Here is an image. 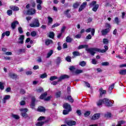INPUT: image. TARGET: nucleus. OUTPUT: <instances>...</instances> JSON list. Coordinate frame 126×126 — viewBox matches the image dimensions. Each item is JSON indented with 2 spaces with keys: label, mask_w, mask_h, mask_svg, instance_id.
Wrapping results in <instances>:
<instances>
[{
  "label": "nucleus",
  "mask_w": 126,
  "mask_h": 126,
  "mask_svg": "<svg viewBox=\"0 0 126 126\" xmlns=\"http://www.w3.org/2000/svg\"><path fill=\"white\" fill-rule=\"evenodd\" d=\"M30 26L34 28L40 27L39 20L36 19H34L33 22L30 24Z\"/></svg>",
  "instance_id": "nucleus-3"
},
{
  "label": "nucleus",
  "mask_w": 126,
  "mask_h": 126,
  "mask_svg": "<svg viewBox=\"0 0 126 126\" xmlns=\"http://www.w3.org/2000/svg\"><path fill=\"white\" fill-rule=\"evenodd\" d=\"M81 2H75L73 4V7L74 8H77L78 7V6H79V5H80L81 4Z\"/></svg>",
  "instance_id": "nucleus-22"
},
{
  "label": "nucleus",
  "mask_w": 126,
  "mask_h": 126,
  "mask_svg": "<svg viewBox=\"0 0 126 126\" xmlns=\"http://www.w3.org/2000/svg\"><path fill=\"white\" fill-rule=\"evenodd\" d=\"M20 94H25V93H26V92L23 89H22L20 90Z\"/></svg>",
  "instance_id": "nucleus-63"
},
{
  "label": "nucleus",
  "mask_w": 126,
  "mask_h": 126,
  "mask_svg": "<svg viewBox=\"0 0 126 126\" xmlns=\"http://www.w3.org/2000/svg\"><path fill=\"white\" fill-rule=\"evenodd\" d=\"M19 111L21 112V116L23 117V118H24V119H27V118H28V114L26 113L27 112H28V109L27 108H22L19 109Z\"/></svg>",
  "instance_id": "nucleus-2"
},
{
  "label": "nucleus",
  "mask_w": 126,
  "mask_h": 126,
  "mask_svg": "<svg viewBox=\"0 0 126 126\" xmlns=\"http://www.w3.org/2000/svg\"><path fill=\"white\" fill-rule=\"evenodd\" d=\"M69 112H71V110L70 109H66V110H64L63 111V115H67L69 113Z\"/></svg>",
  "instance_id": "nucleus-33"
},
{
  "label": "nucleus",
  "mask_w": 126,
  "mask_h": 126,
  "mask_svg": "<svg viewBox=\"0 0 126 126\" xmlns=\"http://www.w3.org/2000/svg\"><path fill=\"white\" fill-rule=\"evenodd\" d=\"M100 118V114L96 113L94 114V115L92 117V120H98Z\"/></svg>",
  "instance_id": "nucleus-17"
},
{
  "label": "nucleus",
  "mask_w": 126,
  "mask_h": 126,
  "mask_svg": "<svg viewBox=\"0 0 126 126\" xmlns=\"http://www.w3.org/2000/svg\"><path fill=\"white\" fill-rule=\"evenodd\" d=\"M87 49L88 48V45H81L78 47V50H81V49Z\"/></svg>",
  "instance_id": "nucleus-18"
},
{
  "label": "nucleus",
  "mask_w": 126,
  "mask_h": 126,
  "mask_svg": "<svg viewBox=\"0 0 126 126\" xmlns=\"http://www.w3.org/2000/svg\"><path fill=\"white\" fill-rule=\"evenodd\" d=\"M60 24L59 23H56L54 24L52 26V28H55V27H58L60 26Z\"/></svg>",
  "instance_id": "nucleus-56"
},
{
  "label": "nucleus",
  "mask_w": 126,
  "mask_h": 126,
  "mask_svg": "<svg viewBox=\"0 0 126 126\" xmlns=\"http://www.w3.org/2000/svg\"><path fill=\"white\" fill-rule=\"evenodd\" d=\"M48 22L47 23V25H51L53 23V18L51 17H48Z\"/></svg>",
  "instance_id": "nucleus-25"
},
{
  "label": "nucleus",
  "mask_w": 126,
  "mask_h": 126,
  "mask_svg": "<svg viewBox=\"0 0 126 126\" xmlns=\"http://www.w3.org/2000/svg\"><path fill=\"white\" fill-rule=\"evenodd\" d=\"M44 124H45V122H42V121H40V122H37L35 125L36 126H43Z\"/></svg>",
  "instance_id": "nucleus-34"
},
{
  "label": "nucleus",
  "mask_w": 126,
  "mask_h": 126,
  "mask_svg": "<svg viewBox=\"0 0 126 126\" xmlns=\"http://www.w3.org/2000/svg\"><path fill=\"white\" fill-rule=\"evenodd\" d=\"M105 118H107V119H110V118H112V114L110 112H107L105 114Z\"/></svg>",
  "instance_id": "nucleus-26"
},
{
  "label": "nucleus",
  "mask_w": 126,
  "mask_h": 126,
  "mask_svg": "<svg viewBox=\"0 0 126 126\" xmlns=\"http://www.w3.org/2000/svg\"><path fill=\"white\" fill-rule=\"evenodd\" d=\"M109 32H110V29L109 28H107L101 31V33L103 35H106L108 33H109Z\"/></svg>",
  "instance_id": "nucleus-14"
},
{
  "label": "nucleus",
  "mask_w": 126,
  "mask_h": 126,
  "mask_svg": "<svg viewBox=\"0 0 126 126\" xmlns=\"http://www.w3.org/2000/svg\"><path fill=\"white\" fill-rule=\"evenodd\" d=\"M44 91V89H43V88H39L38 89L36 90V92L38 93H40L41 92H43Z\"/></svg>",
  "instance_id": "nucleus-52"
},
{
  "label": "nucleus",
  "mask_w": 126,
  "mask_h": 126,
  "mask_svg": "<svg viewBox=\"0 0 126 126\" xmlns=\"http://www.w3.org/2000/svg\"><path fill=\"white\" fill-rule=\"evenodd\" d=\"M46 96H47V93H44L40 95L39 98L40 99H44V98H46Z\"/></svg>",
  "instance_id": "nucleus-47"
},
{
  "label": "nucleus",
  "mask_w": 126,
  "mask_h": 126,
  "mask_svg": "<svg viewBox=\"0 0 126 126\" xmlns=\"http://www.w3.org/2000/svg\"><path fill=\"white\" fill-rule=\"evenodd\" d=\"M31 35L32 37H35V36H36V35H37V32H35V31H33V32H31Z\"/></svg>",
  "instance_id": "nucleus-53"
},
{
  "label": "nucleus",
  "mask_w": 126,
  "mask_h": 126,
  "mask_svg": "<svg viewBox=\"0 0 126 126\" xmlns=\"http://www.w3.org/2000/svg\"><path fill=\"white\" fill-rule=\"evenodd\" d=\"M65 60L66 62H68V63H70L71 62V57H70V56H68L66 57Z\"/></svg>",
  "instance_id": "nucleus-49"
},
{
  "label": "nucleus",
  "mask_w": 126,
  "mask_h": 126,
  "mask_svg": "<svg viewBox=\"0 0 126 126\" xmlns=\"http://www.w3.org/2000/svg\"><path fill=\"white\" fill-rule=\"evenodd\" d=\"M83 72V70L81 69H77L75 71V73H76V74H79V73H82Z\"/></svg>",
  "instance_id": "nucleus-42"
},
{
  "label": "nucleus",
  "mask_w": 126,
  "mask_h": 126,
  "mask_svg": "<svg viewBox=\"0 0 126 126\" xmlns=\"http://www.w3.org/2000/svg\"><path fill=\"white\" fill-rule=\"evenodd\" d=\"M10 8L12 9V10H14V11L19 10V8L15 6H10Z\"/></svg>",
  "instance_id": "nucleus-24"
},
{
  "label": "nucleus",
  "mask_w": 126,
  "mask_h": 126,
  "mask_svg": "<svg viewBox=\"0 0 126 126\" xmlns=\"http://www.w3.org/2000/svg\"><path fill=\"white\" fill-rule=\"evenodd\" d=\"M36 62L37 63H42V58L40 57H38Z\"/></svg>",
  "instance_id": "nucleus-64"
},
{
  "label": "nucleus",
  "mask_w": 126,
  "mask_h": 126,
  "mask_svg": "<svg viewBox=\"0 0 126 126\" xmlns=\"http://www.w3.org/2000/svg\"><path fill=\"white\" fill-rule=\"evenodd\" d=\"M69 76L67 75H63L61 76L59 79H58V82H60V81H62V80L63 79H66V78H69Z\"/></svg>",
  "instance_id": "nucleus-13"
},
{
  "label": "nucleus",
  "mask_w": 126,
  "mask_h": 126,
  "mask_svg": "<svg viewBox=\"0 0 126 126\" xmlns=\"http://www.w3.org/2000/svg\"><path fill=\"white\" fill-rule=\"evenodd\" d=\"M69 69H70V71H72V72H73V71L75 70V68L74 67V66H70Z\"/></svg>",
  "instance_id": "nucleus-59"
},
{
  "label": "nucleus",
  "mask_w": 126,
  "mask_h": 126,
  "mask_svg": "<svg viewBox=\"0 0 126 126\" xmlns=\"http://www.w3.org/2000/svg\"><path fill=\"white\" fill-rule=\"evenodd\" d=\"M115 23L117 24V25H119L120 24V20H119V18L118 17H116L114 19Z\"/></svg>",
  "instance_id": "nucleus-38"
},
{
  "label": "nucleus",
  "mask_w": 126,
  "mask_h": 126,
  "mask_svg": "<svg viewBox=\"0 0 126 126\" xmlns=\"http://www.w3.org/2000/svg\"><path fill=\"white\" fill-rule=\"evenodd\" d=\"M86 5H87V2H84L80 6L79 8V12H80L81 11H82V10H83V9H84V8H85Z\"/></svg>",
  "instance_id": "nucleus-5"
},
{
  "label": "nucleus",
  "mask_w": 126,
  "mask_h": 126,
  "mask_svg": "<svg viewBox=\"0 0 126 126\" xmlns=\"http://www.w3.org/2000/svg\"><path fill=\"white\" fill-rule=\"evenodd\" d=\"M73 40V39L71 38L69 36H67L66 38V42L67 43H71V42H72Z\"/></svg>",
  "instance_id": "nucleus-23"
},
{
  "label": "nucleus",
  "mask_w": 126,
  "mask_h": 126,
  "mask_svg": "<svg viewBox=\"0 0 126 126\" xmlns=\"http://www.w3.org/2000/svg\"><path fill=\"white\" fill-rule=\"evenodd\" d=\"M53 50H50L48 53L46 58H49L52 55H53Z\"/></svg>",
  "instance_id": "nucleus-41"
},
{
  "label": "nucleus",
  "mask_w": 126,
  "mask_h": 126,
  "mask_svg": "<svg viewBox=\"0 0 126 126\" xmlns=\"http://www.w3.org/2000/svg\"><path fill=\"white\" fill-rule=\"evenodd\" d=\"M96 2L95 1H94L93 2H92L90 4V7H94L95 6V5H96Z\"/></svg>",
  "instance_id": "nucleus-37"
},
{
  "label": "nucleus",
  "mask_w": 126,
  "mask_h": 126,
  "mask_svg": "<svg viewBox=\"0 0 126 126\" xmlns=\"http://www.w3.org/2000/svg\"><path fill=\"white\" fill-rule=\"evenodd\" d=\"M0 90H3L4 89V85L3 83L0 82Z\"/></svg>",
  "instance_id": "nucleus-45"
},
{
  "label": "nucleus",
  "mask_w": 126,
  "mask_h": 126,
  "mask_svg": "<svg viewBox=\"0 0 126 126\" xmlns=\"http://www.w3.org/2000/svg\"><path fill=\"white\" fill-rule=\"evenodd\" d=\"M63 107L64 109H65V110H71V107H70V105L68 104V103H64L63 105Z\"/></svg>",
  "instance_id": "nucleus-16"
},
{
  "label": "nucleus",
  "mask_w": 126,
  "mask_h": 126,
  "mask_svg": "<svg viewBox=\"0 0 126 126\" xmlns=\"http://www.w3.org/2000/svg\"><path fill=\"white\" fill-rule=\"evenodd\" d=\"M90 114H91V112H90V111H86L84 116L85 118H87V117L90 116Z\"/></svg>",
  "instance_id": "nucleus-28"
},
{
  "label": "nucleus",
  "mask_w": 126,
  "mask_h": 126,
  "mask_svg": "<svg viewBox=\"0 0 126 126\" xmlns=\"http://www.w3.org/2000/svg\"><path fill=\"white\" fill-rule=\"evenodd\" d=\"M66 124L67 126H75L76 125V122L72 120H68L66 122Z\"/></svg>",
  "instance_id": "nucleus-10"
},
{
  "label": "nucleus",
  "mask_w": 126,
  "mask_h": 126,
  "mask_svg": "<svg viewBox=\"0 0 126 126\" xmlns=\"http://www.w3.org/2000/svg\"><path fill=\"white\" fill-rule=\"evenodd\" d=\"M24 35H21L19 38V41H18V44H24Z\"/></svg>",
  "instance_id": "nucleus-11"
},
{
  "label": "nucleus",
  "mask_w": 126,
  "mask_h": 126,
  "mask_svg": "<svg viewBox=\"0 0 126 126\" xmlns=\"http://www.w3.org/2000/svg\"><path fill=\"white\" fill-rule=\"evenodd\" d=\"M7 14L9 16L12 15V10H8L7 11Z\"/></svg>",
  "instance_id": "nucleus-58"
},
{
  "label": "nucleus",
  "mask_w": 126,
  "mask_h": 126,
  "mask_svg": "<svg viewBox=\"0 0 126 126\" xmlns=\"http://www.w3.org/2000/svg\"><path fill=\"white\" fill-rule=\"evenodd\" d=\"M72 54L74 57H78L80 56V54H79L78 51H74L72 53Z\"/></svg>",
  "instance_id": "nucleus-36"
},
{
  "label": "nucleus",
  "mask_w": 126,
  "mask_h": 126,
  "mask_svg": "<svg viewBox=\"0 0 126 126\" xmlns=\"http://www.w3.org/2000/svg\"><path fill=\"white\" fill-rule=\"evenodd\" d=\"M102 65H103V66H107L108 65H110V63H109V62H103L101 63Z\"/></svg>",
  "instance_id": "nucleus-51"
},
{
  "label": "nucleus",
  "mask_w": 126,
  "mask_h": 126,
  "mask_svg": "<svg viewBox=\"0 0 126 126\" xmlns=\"http://www.w3.org/2000/svg\"><path fill=\"white\" fill-rule=\"evenodd\" d=\"M46 118L44 116H41L38 119L37 121H44Z\"/></svg>",
  "instance_id": "nucleus-61"
},
{
  "label": "nucleus",
  "mask_w": 126,
  "mask_h": 126,
  "mask_svg": "<svg viewBox=\"0 0 126 126\" xmlns=\"http://www.w3.org/2000/svg\"><path fill=\"white\" fill-rule=\"evenodd\" d=\"M38 112H45L46 109L44 107H39L37 109Z\"/></svg>",
  "instance_id": "nucleus-31"
},
{
  "label": "nucleus",
  "mask_w": 126,
  "mask_h": 126,
  "mask_svg": "<svg viewBox=\"0 0 126 126\" xmlns=\"http://www.w3.org/2000/svg\"><path fill=\"white\" fill-rule=\"evenodd\" d=\"M9 76L11 78L14 79V78H16L17 77V75L15 74L14 73H9Z\"/></svg>",
  "instance_id": "nucleus-21"
},
{
  "label": "nucleus",
  "mask_w": 126,
  "mask_h": 126,
  "mask_svg": "<svg viewBox=\"0 0 126 126\" xmlns=\"http://www.w3.org/2000/svg\"><path fill=\"white\" fill-rule=\"evenodd\" d=\"M86 32L87 33H90L91 32L92 36H94V34H95V29H91L88 28L86 30Z\"/></svg>",
  "instance_id": "nucleus-9"
},
{
  "label": "nucleus",
  "mask_w": 126,
  "mask_h": 126,
  "mask_svg": "<svg viewBox=\"0 0 126 126\" xmlns=\"http://www.w3.org/2000/svg\"><path fill=\"white\" fill-rule=\"evenodd\" d=\"M56 79H58V77L56 76H52L50 78V81H54V80H56Z\"/></svg>",
  "instance_id": "nucleus-39"
},
{
  "label": "nucleus",
  "mask_w": 126,
  "mask_h": 126,
  "mask_svg": "<svg viewBox=\"0 0 126 126\" xmlns=\"http://www.w3.org/2000/svg\"><path fill=\"white\" fill-rule=\"evenodd\" d=\"M79 64L81 66H85L86 65V62L85 61H81L79 62Z\"/></svg>",
  "instance_id": "nucleus-30"
},
{
  "label": "nucleus",
  "mask_w": 126,
  "mask_h": 126,
  "mask_svg": "<svg viewBox=\"0 0 126 126\" xmlns=\"http://www.w3.org/2000/svg\"><path fill=\"white\" fill-rule=\"evenodd\" d=\"M103 44L107 45V44H109V40H108V39L104 38L103 39Z\"/></svg>",
  "instance_id": "nucleus-48"
},
{
  "label": "nucleus",
  "mask_w": 126,
  "mask_h": 126,
  "mask_svg": "<svg viewBox=\"0 0 126 126\" xmlns=\"http://www.w3.org/2000/svg\"><path fill=\"white\" fill-rule=\"evenodd\" d=\"M49 38H51L52 39H53L54 37H55V33L54 32H50L49 35Z\"/></svg>",
  "instance_id": "nucleus-44"
},
{
  "label": "nucleus",
  "mask_w": 126,
  "mask_h": 126,
  "mask_svg": "<svg viewBox=\"0 0 126 126\" xmlns=\"http://www.w3.org/2000/svg\"><path fill=\"white\" fill-rule=\"evenodd\" d=\"M65 29H66V27L65 26L62 27L61 30V32L62 33H64V31H65Z\"/></svg>",
  "instance_id": "nucleus-50"
},
{
  "label": "nucleus",
  "mask_w": 126,
  "mask_h": 126,
  "mask_svg": "<svg viewBox=\"0 0 126 126\" xmlns=\"http://www.w3.org/2000/svg\"><path fill=\"white\" fill-rule=\"evenodd\" d=\"M19 24V23L17 21H15L11 23V27L13 30H14L16 28V25Z\"/></svg>",
  "instance_id": "nucleus-8"
},
{
  "label": "nucleus",
  "mask_w": 126,
  "mask_h": 126,
  "mask_svg": "<svg viewBox=\"0 0 126 126\" xmlns=\"http://www.w3.org/2000/svg\"><path fill=\"white\" fill-rule=\"evenodd\" d=\"M51 44H53V40L52 39H46L45 41L46 46H49V45H51Z\"/></svg>",
  "instance_id": "nucleus-20"
},
{
  "label": "nucleus",
  "mask_w": 126,
  "mask_h": 126,
  "mask_svg": "<svg viewBox=\"0 0 126 126\" xmlns=\"http://www.w3.org/2000/svg\"><path fill=\"white\" fill-rule=\"evenodd\" d=\"M105 49H102V51H104L103 53H106L108 50H109V47L107 46H104Z\"/></svg>",
  "instance_id": "nucleus-55"
},
{
  "label": "nucleus",
  "mask_w": 126,
  "mask_h": 126,
  "mask_svg": "<svg viewBox=\"0 0 126 126\" xmlns=\"http://www.w3.org/2000/svg\"><path fill=\"white\" fill-rule=\"evenodd\" d=\"M61 91H58L57 92H56L55 96L56 98H60V97H61Z\"/></svg>",
  "instance_id": "nucleus-43"
},
{
  "label": "nucleus",
  "mask_w": 126,
  "mask_h": 126,
  "mask_svg": "<svg viewBox=\"0 0 126 126\" xmlns=\"http://www.w3.org/2000/svg\"><path fill=\"white\" fill-rule=\"evenodd\" d=\"M114 87H115V84H112L111 85L109 86V87L108 88V90L110 91V93L112 92L111 91H112V90L114 89Z\"/></svg>",
  "instance_id": "nucleus-29"
},
{
  "label": "nucleus",
  "mask_w": 126,
  "mask_h": 126,
  "mask_svg": "<svg viewBox=\"0 0 126 126\" xmlns=\"http://www.w3.org/2000/svg\"><path fill=\"white\" fill-rule=\"evenodd\" d=\"M99 8V4H96L95 5L94 7L92 9V10L93 11H94V12H96L97 11V10Z\"/></svg>",
  "instance_id": "nucleus-32"
},
{
  "label": "nucleus",
  "mask_w": 126,
  "mask_h": 126,
  "mask_svg": "<svg viewBox=\"0 0 126 126\" xmlns=\"http://www.w3.org/2000/svg\"><path fill=\"white\" fill-rule=\"evenodd\" d=\"M67 100L69 101V102H71V103H73V99H72V97H71V96L69 95L67 97Z\"/></svg>",
  "instance_id": "nucleus-46"
},
{
  "label": "nucleus",
  "mask_w": 126,
  "mask_h": 126,
  "mask_svg": "<svg viewBox=\"0 0 126 126\" xmlns=\"http://www.w3.org/2000/svg\"><path fill=\"white\" fill-rule=\"evenodd\" d=\"M86 51H87V52L92 56H94L95 54H96V52H95L94 50V48H86Z\"/></svg>",
  "instance_id": "nucleus-4"
},
{
  "label": "nucleus",
  "mask_w": 126,
  "mask_h": 126,
  "mask_svg": "<svg viewBox=\"0 0 126 126\" xmlns=\"http://www.w3.org/2000/svg\"><path fill=\"white\" fill-rule=\"evenodd\" d=\"M48 76V75H47L46 73H44L43 74H40V78H46Z\"/></svg>",
  "instance_id": "nucleus-35"
},
{
  "label": "nucleus",
  "mask_w": 126,
  "mask_h": 126,
  "mask_svg": "<svg viewBox=\"0 0 126 126\" xmlns=\"http://www.w3.org/2000/svg\"><path fill=\"white\" fill-rule=\"evenodd\" d=\"M92 63H93V64H97V61L96 60V59H92Z\"/></svg>",
  "instance_id": "nucleus-62"
},
{
  "label": "nucleus",
  "mask_w": 126,
  "mask_h": 126,
  "mask_svg": "<svg viewBox=\"0 0 126 126\" xmlns=\"http://www.w3.org/2000/svg\"><path fill=\"white\" fill-rule=\"evenodd\" d=\"M56 63L57 64H59V63H61V57H58L56 60Z\"/></svg>",
  "instance_id": "nucleus-57"
},
{
  "label": "nucleus",
  "mask_w": 126,
  "mask_h": 126,
  "mask_svg": "<svg viewBox=\"0 0 126 126\" xmlns=\"http://www.w3.org/2000/svg\"><path fill=\"white\" fill-rule=\"evenodd\" d=\"M4 55H6V56H12V52H6L4 53Z\"/></svg>",
  "instance_id": "nucleus-60"
},
{
  "label": "nucleus",
  "mask_w": 126,
  "mask_h": 126,
  "mask_svg": "<svg viewBox=\"0 0 126 126\" xmlns=\"http://www.w3.org/2000/svg\"><path fill=\"white\" fill-rule=\"evenodd\" d=\"M102 104H104L107 107H112L113 106L112 102L109 99L106 98L103 99H100L97 102V106H101Z\"/></svg>",
  "instance_id": "nucleus-1"
},
{
  "label": "nucleus",
  "mask_w": 126,
  "mask_h": 126,
  "mask_svg": "<svg viewBox=\"0 0 126 126\" xmlns=\"http://www.w3.org/2000/svg\"><path fill=\"white\" fill-rule=\"evenodd\" d=\"M95 53H104V50H102V49L100 48H94Z\"/></svg>",
  "instance_id": "nucleus-19"
},
{
  "label": "nucleus",
  "mask_w": 126,
  "mask_h": 126,
  "mask_svg": "<svg viewBox=\"0 0 126 126\" xmlns=\"http://www.w3.org/2000/svg\"><path fill=\"white\" fill-rule=\"evenodd\" d=\"M120 74H121V75H126V69L124 70H120L119 71Z\"/></svg>",
  "instance_id": "nucleus-27"
},
{
  "label": "nucleus",
  "mask_w": 126,
  "mask_h": 126,
  "mask_svg": "<svg viewBox=\"0 0 126 126\" xmlns=\"http://www.w3.org/2000/svg\"><path fill=\"white\" fill-rule=\"evenodd\" d=\"M12 117L14 119H15V120H19L20 119V117L18 115L12 114Z\"/></svg>",
  "instance_id": "nucleus-40"
},
{
  "label": "nucleus",
  "mask_w": 126,
  "mask_h": 126,
  "mask_svg": "<svg viewBox=\"0 0 126 126\" xmlns=\"http://www.w3.org/2000/svg\"><path fill=\"white\" fill-rule=\"evenodd\" d=\"M10 99V95H5L2 99V103H3V104H5V103H6V101H7V100H9Z\"/></svg>",
  "instance_id": "nucleus-7"
},
{
  "label": "nucleus",
  "mask_w": 126,
  "mask_h": 126,
  "mask_svg": "<svg viewBox=\"0 0 126 126\" xmlns=\"http://www.w3.org/2000/svg\"><path fill=\"white\" fill-rule=\"evenodd\" d=\"M36 13V10L34 9H30L27 11V14L30 15H33Z\"/></svg>",
  "instance_id": "nucleus-6"
},
{
  "label": "nucleus",
  "mask_w": 126,
  "mask_h": 126,
  "mask_svg": "<svg viewBox=\"0 0 126 126\" xmlns=\"http://www.w3.org/2000/svg\"><path fill=\"white\" fill-rule=\"evenodd\" d=\"M35 97H32V103L31 104V107L32 109H34V107H35Z\"/></svg>",
  "instance_id": "nucleus-15"
},
{
  "label": "nucleus",
  "mask_w": 126,
  "mask_h": 126,
  "mask_svg": "<svg viewBox=\"0 0 126 126\" xmlns=\"http://www.w3.org/2000/svg\"><path fill=\"white\" fill-rule=\"evenodd\" d=\"M100 94V97H102V95H104L107 93V91L106 90H103V88H101L98 90Z\"/></svg>",
  "instance_id": "nucleus-12"
},
{
  "label": "nucleus",
  "mask_w": 126,
  "mask_h": 126,
  "mask_svg": "<svg viewBox=\"0 0 126 126\" xmlns=\"http://www.w3.org/2000/svg\"><path fill=\"white\" fill-rule=\"evenodd\" d=\"M18 30L20 34H22V33H23V30L22 29V28H21V27L18 28Z\"/></svg>",
  "instance_id": "nucleus-54"
}]
</instances>
